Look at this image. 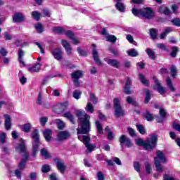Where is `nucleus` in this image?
<instances>
[{"instance_id":"f257e3e1","label":"nucleus","mask_w":180,"mask_h":180,"mask_svg":"<svg viewBox=\"0 0 180 180\" xmlns=\"http://www.w3.org/2000/svg\"><path fill=\"white\" fill-rule=\"evenodd\" d=\"M76 116H77L81 124V128L77 129L78 139L83 142L85 147L87 148V153H92V151L95 150L96 146L89 143V141H91L89 136L84 135L88 134L91 130V122H89L91 117L89 115L85 113V112L81 110L77 112Z\"/></svg>"},{"instance_id":"f03ea898","label":"nucleus","mask_w":180,"mask_h":180,"mask_svg":"<svg viewBox=\"0 0 180 180\" xmlns=\"http://www.w3.org/2000/svg\"><path fill=\"white\" fill-rule=\"evenodd\" d=\"M15 151L18 153H23L24 155L19 163V168L20 169H23L26 165V162H27V158L29 155L26 153V142L23 139H20V143L15 145Z\"/></svg>"},{"instance_id":"7ed1b4c3","label":"nucleus","mask_w":180,"mask_h":180,"mask_svg":"<svg viewBox=\"0 0 180 180\" xmlns=\"http://www.w3.org/2000/svg\"><path fill=\"white\" fill-rule=\"evenodd\" d=\"M135 143L137 146H143L145 150L151 151V150H154V148L157 144V136L155 135H152L150 139H148L145 141H143L141 138H139L138 139H136Z\"/></svg>"},{"instance_id":"20e7f679","label":"nucleus","mask_w":180,"mask_h":180,"mask_svg":"<svg viewBox=\"0 0 180 180\" xmlns=\"http://www.w3.org/2000/svg\"><path fill=\"white\" fill-rule=\"evenodd\" d=\"M154 161L156 171L162 174V172H164V169L162 168V165H161V163L167 162V158H165L164 153L161 150H157L156 157H155Z\"/></svg>"},{"instance_id":"39448f33","label":"nucleus","mask_w":180,"mask_h":180,"mask_svg":"<svg viewBox=\"0 0 180 180\" xmlns=\"http://www.w3.org/2000/svg\"><path fill=\"white\" fill-rule=\"evenodd\" d=\"M31 137L34 142L32 143V157L37 155V151H39V146H40V134L39 130L34 129L31 134Z\"/></svg>"},{"instance_id":"423d86ee","label":"nucleus","mask_w":180,"mask_h":180,"mask_svg":"<svg viewBox=\"0 0 180 180\" xmlns=\"http://www.w3.org/2000/svg\"><path fill=\"white\" fill-rule=\"evenodd\" d=\"M114 109H115V117H120L124 115V112L120 106V100L118 98H115L113 101Z\"/></svg>"},{"instance_id":"0eeeda50","label":"nucleus","mask_w":180,"mask_h":180,"mask_svg":"<svg viewBox=\"0 0 180 180\" xmlns=\"http://www.w3.org/2000/svg\"><path fill=\"white\" fill-rule=\"evenodd\" d=\"M68 108V103H60L54 106L56 113H63Z\"/></svg>"},{"instance_id":"6e6552de","label":"nucleus","mask_w":180,"mask_h":180,"mask_svg":"<svg viewBox=\"0 0 180 180\" xmlns=\"http://www.w3.org/2000/svg\"><path fill=\"white\" fill-rule=\"evenodd\" d=\"M70 132L67 131H61L58 132L56 138V141H64L70 139Z\"/></svg>"},{"instance_id":"1a4fd4ad","label":"nucleus","mask_w":180,"mask_h":180,"mask_svg":"<svg viewBox=\"0 0 180 180\" xmlns=\"http://www.w3.org/2000/svg\"><path fill=\"white\" fill-rule=\"evenodd\" d=\"M51 53L52 56H53L54 58L58 60V61L63 59V51L61 50V48H56L51 51Z\"/></svg>"},{"instance_id":"9d476101","label":"nucleus","mask_w":180,"mask_h":180,"mask_svg":"<svg viewBox=\"0 0 180 180\" xmlns=\"http://www.w3.org/2000/svg\"><path fill=\"white\" fill-rule=\"evenodd\" d=\"M92 47H94L92 50L93 58L97 65H102V62L99 60V56L98 53V49H96V45L95 44H92Z\"/></svg>"},{"instance_id":"9b49d317","label":"nucleus","mask_w":180,"mask_h":180,"mask_svg":"<svg viewBox=\"0 0 180 180\" xmlns=\"http://www.w3.org/2000/svg\"><path fill=\"white\" fill-rule=\"evenodd\" d=\"M141 16L146 18V19H153L154 18V12L150 8H143L142 9Z\"/></svg>"},{"instance_id":"f8f14e48","label":"nucleus","mask_w":180,"mask_h":180,"mask_svg":"<svg viewBox=\"0 0 180 180\" xmlns=\"http://www.w3.org/2000/svg\"><path fill=\"white\" fill-rule=\"evenodd\" d=\"M153 80L155 82L154 89H156L160 95H164V94H165V89L161 86L156 77H153Z\"/></svg>"},{"instance_id":"ddd939ff","label":"nucleus","mask_w":180,"mask_h":180,"mask_svg":"<svg viewBox=\"0 0 180 180\" xmlns=\"http://www.w3.org/2000/svg\"><path fill=\"white\" fill-rule=\"evenodd\" d=\"M105 62L108 65H110V67H114V68H119L120 67V62L116 59H105Z\"/></svg>"},{"instance_id":"4468645a","label":"nucleus","mask_w":180,"mask_h":180,"mask_svg":"<svg viewBox=\"0 0 180 180\" xmlns=\"http://www.w3.org/2000/svg\"><path fill=\"white\" fill-rule=\"evenodd\" d=\"M62 46L65 48V50L68 56L72 53V48H71V45L70 43L64 39L61 40Z\"/></svg>"},{"instance_id":"2eb2a0df","label":"nucleus","mask_w":180,"mask_h":180,"mask_svg":"<svg viewBox=\"0 0 180 180\" xmlns=\"http://www.w3.org/2000/svg\"><path fill=\"white\" fill-rule=\"evenodd\" d=\"M4 126L6 130H11V128L12 127V121L11 120V116L9 115L6 114L4 115Z\"/></svg>"},{"instance_id":"dca6fc26","label":"nucleus","mask_w":180,"mask_h":180,"mask_svg":"<svg viewBox=\"0 0 180 180\" xmlns=\"http://www.w3.org/2000/svg\"><path fill=\"white\" fill-rule=\"evenodd\" d=\"M120 143H121V144H125V146H127V147H131V146H133L130 139L126 137L125 135H122L120 136Z\"/></svg>"},{"instance_id":"f3484780","label":"nucleus","mask_w":180,"mask_h":180,"mask_svg":"<svg viewBox=\"0 0 180 180\" xmlns=\"http://www.w3.org/2000/svg\"><path fill=\"white\" fill-rule=\"evenodd\" d=\"M44 137L46 141H51L53 138V131L51 129H45L43 132Z\"/></svg>"},{"instance_id":"a211bd4d","label":"nucleus","mask_w":180,"mask_h":180,"mask_svg":"<svg viewBox=\"0 0 180 180\" xmlns=\"http://www.w3.org/2000/svg\"><path fill=\"white\" fill-rule=\"evenodd\" d=\"M13 21L15 22H20L25 20V16L22 13H15L13 17Z\"/></svg>"},{"instance_id":"6ab92c4d","label":"nucleus","mask_w":180,"mask_h":180,"mask_svg":"<svg viewBox=\"0 0 180 180\" xmlns=\"http://www.w3.org/2000/svg\"><path fill=\"white\" fill-rule=\"evenodd\" d=\"M84 75V72L81 70H77L71 74V77L72 79H79V78H82Z\"/></svg>"},{"instance_id":"aec40b11","label":"nucleus","mask_w":180,"mask_h":180,"mask_svg":"<svg viewBox=\"0 0 180 180\" xmlns=\"http://www.w3.org/2000/svg\"><path fill=\"white\" fill-rule=\"evenodd\" d=\"M41 67V64L36 63L33 66L29 67L28 68V71L30 72H39V71L40 70Z\"/></svg>"},{"instance_id":"412c9836","label":"nucleus","mask_w":180,"mask_h":180,"mask_svg":"<svg viewBox=\"0 0 180 180\" xmlns=\"http://www.w3.org/2000/svg\"><path fill=\"white\" fill-rule=\"evenodd\" d=\"M63 117H65L66 119L70 120V122L72 124H75V118H74V115H72V114H71V112H65L63 115Z\"/></svg>"},{"instance_id":"4be33fe9","label":"nucleus","mask_w":180,"mask_h":180,"mask_svg":"<svg viewBox=\"0 0 180 180\" xmlns=\"http://www.w3.org/2000/svg\"><path fill=\"white\" fill-rule=\"evenodd\" d=\"M52 31L57 34H64L65 33V30L63 27H54L52 28Z\"/></svg>"},{"instance_id":"5701e85b","label":"nucleus","mask_w":180,"mask_h":180,"mask_svg":"<svg viewBox=\"0 0 180 180\" xmlns=\"http://www.w3.org/2000/svg\"><path fill=\"white\" fill-rule=\"evenodd\" d=\"M146 53L148 54L150 60H155V52H154V51H152L151 49L147 48L146 49Z\"/></svg>"},{"instance_id":"b1692460","label":"nucleus","mask_w":180,"mask_h":180,"mask_svg":"<svg viewBox=\"0 0 180 180\" xmlns=\"http://www.w3.org/2000/svg\"><path fill=\"white\" fill-rule=\"evenodd\" d=\"M159 113H160V115L161 116V118L158 117L157 120H158V123H161V122H162V120H164V119H165L167 112H165V110H164L163 108H161L159 111Z\"/></svg>"},{"instance_id":"393cba45","label":"nucleus","mask_w":180,"mask_h":180,"mask_svg":"<svg viewBox=\"0 0 180 180\" xmlns=\"http://www.w3.org/2000/svg\"><path fill=\"white\" fill-rule=\"evenodd\" d=\"M159 12L160 13H164V15H171V11L164 6L159 8Z\"/></svg>"},{"instance_id":"a878e982","label":"nucleus","mask_w":180,"mask_h":180,"mask_svg":"<svg viewBox=\"0 0 180 180\" xmlns=\"http://www.w3.org/2000/svg\"><path fill=\"white\" fill-rule=\"evenodd\" d=\"M115 8L119 11L120 12H124V9H126V6L123 3L117 2L115 4Z\"/></svg>"},{"instance_id":"bb28decb","label":"nucleus","mask_w":180,"mask_h":180,"mask_svg":"<svg viewBox=\"0 0 180 180\" xmlns=\"http://www.w3.org/2000/svg\"><path fill=\"white\" fill-rule=\"evenodd\" d=\"M56 165L58 169L60 171L61 174H64V171H65V165L60 161L57 162Z\"/></svg>"},{"instance_id":"cd10ccee","label":"nucleus","mask_w":180,"mask_h":180,"mask_svg":"<svg viewBox=\"0 0 180 180\" xmlns=\"http://www.w3.org/2000/svg\"><path fill=\"white\" fill-rule=\"evenodd\" d=\"M22 130L25 133H30V130H32V124L30 123L25 124L22 127Z\"/></svg>"},{"instance_id":"c85d7f7f","label":"nucleus","mask_w":180,"mask_h":180,"mask_svg":"<svg viewBox=\"0 0 180 180\" xmlns=\"http://www.w3.org/2000/svg\"><path fill=\"white\" fill-rule=\"evenodd\" d=\"M127 53L129 57H137L139 56V52L134 49H130Z\"/></svg>"},{"instance_id":"c756f323","label":"nucleus","mask_w":180,"mask_h":180,"mask_svg":"<svg viewBox=\"0 0 180 180\" xmlns=\"http://www.w3.org/2000/svg\"><path fill=\"white\" fill-rule=\"evenodd\" d=\"M167 85L169 88V89L172 91V92L175 91V88L172 85V82L171 81V78L167 77L166 79Z\"/></svg>"},{"instance_id":"7c9ffc66","label":"nucleus","mask_w":180,"mask_h":180,"mask_svg":"<svg viewBox=\"0 0 180 180\" xmlns=\"http://www.w3.org/2000/svg\"><path fill=\"white\" fill-rule=\"evenodd\" d=\"M145 169L146 174H151V172H153V167H151V164H150L148 162L145 163Z\"/></svg>"},{"instance_id":"2f4dec72","label":"nucleus","mask_w":180,"mask_h":180,"mask_svg":"<svg viewBox=\"0 0 180 180\" xmlns=\"http://www.w3.org/2000/svg\"><path fill=\"white\" fill-rule=\"evenodd\" d=\"M150 34L151 39H157V34L158 33V30H155V28H151L150 30Z\"/></svg>"},{"instance_id":"473e14b6","label":"nucleus","mask_w":180,"mask_h":180,"mask_svg":"<svg viewBox=\"0 0 180 180\" xmlns=\"http://www.w3.org/2000/svg\"><path fill=\"white\" fill-rule=\"evenodd\" d=\"M96 127L99 134H102V133H103V128L102 127V124L99 122V121L96 120Z\"/></svg>"},{"instance_id":"72a5a7b5","label":"nucleus","mask_w":180,"mask_h":180,"mask_svg":"<svg viewBox=\"0 0 180 180\" xmlns=\"http://www.w3.org/2000/svg\"><path fill=\"white\" fill-rule=\"evenodd\" d=\"M41 155H42V157H44L46 159H49L51 157L49 153V151H47V149L45 148L41 150Z\"/></svg>"},{"instance_id":"f704fd0d","label":"nucleus","mask_w":180,"mask_h":180,"mask_svg":"<svg viewBox=\"0 0 180 180\" xmlns=\"http://www.w3.org/2000/svg\"><path fill=\"white\" fill-rule=\"evenodd\" d=\"M139 79L142 82V84H143V85H146V86H148V80L146 79L143 74H139Z\"/></svg>"},{"instance_id":"c9c22d12","label":"nucleus","mask_w":180,"mask_h":180,"mask_svg":"<svg viewBox=\"0 0 180 180\" xmlns=\"http://www.w3.org/2000/svg\"><path fill=\"white\" fill-rule=\"evenodd\" d=\"M56 123L58 125V128L60 129H64V127L65 126V123L60 119L56 120Z\"/></svg>"},{"instance_id":"e433bc0d","label":"nucleus","mask_w":180,"mask_h":180,"mask_svg":"<svg viewBox=\"0 0 180 180\" xmlns=\"http://www.w3.org/2000/svg\"><path fill=\"white\" fill-rule=\"evenodd\" d=\"M31 15H32L33 19H35V20H40V16H41L40 13H39L37 11H32Z\"/></svg>"},{"instance_id":"4c0bfd02","label":"nucleus","mask_w":180,"mask_h":180,"mask_svg":"<svg viewBox=\"0 0 180 180\" xmlns=\"http://www.w3.org/2000/svg\"><path fill=\"white\" fill-rule=\"evenodd\" d=\"M126 39H127V40H128V41L129 43H131V44H134V46H136L137 44V42H136V41H134L133 36H131V34H127L126 36Z\"/></svg>"},{"instance_id":"58836bf2","label":"nucleus","mask_w":180,"mask_h":180,"mask_svg":"<svg viewBox=\"0 0 180 180\" xmlns=\"http://www.w3.org/2000/svg\"><path fill=\"white\" fill-rule=\"evenodd\" d=\"M144 117H146L148 122H153V120H154V117L148 112H145Z\"/></svg>"},{"instance_id":"ea45409f","label":"nucleus","mask_w":180,"mask_h":180,"mask_svg":"<svg viewBox=\"0 0 180 180\" xmlns=\"http://www.w3.org/2000/svg\"><path fill=\"white\" fill-rule=\"evenodd\" d=\"M86 110L87 112L89 113H94V105L91 103H88L86 106Z\"/></svg>"},{"instance_id":"a19ab883","label":"nucleus","mask_w":180,"mask_h":180,"mask_svg":"<svg viewBox=\"0 0 180 180\" xmlns=\"http://www.w3.org/2000/svg\"><path fill=\"white\" fill-rule=\"evenodd\" d=\"M81 95H82V92L80 91L75 90L73 91V98H75V99H79V98H81Z\"/></svg>"},{"instance_id":"79ce46f5","label":"nucleus","mask_w":180,"mask_h":180,"mask_svg":"<svg viewBox=\"0 0 180 180\" xmlns=\"http://www.w3.org/2000/svg\"><path fill=\"white\" fill-rule=\"evenodd\" d=\"M170 72H171V75H172V77L173 78H175V77H176V73L178 72L177 70H176V67L175 66H172L170 68Z\"/></svg>"},{"instance_id":"37998d69","label":"nucleus","mask_w":180,"mask_h":180,"mask_svg":"<svg viewBox=\"0 0 180 180\" xmlns=\"http://www.w3.org/2000/svg\"><path fill=\"white\" fill-rule=\"evenodd\" d=\"M136 129L141 134H146V129L143 125H136Z\"/></svg>"},{"instance_id":"c03bdc74","label":"nucleus","mask_w":180,"mask_h":180,"mask_svg":"<svg viewBox=\"0 0 180 180\" xmlns=\"http://www.w3.org/2000/svg\"><path fill=\"white\" fill-rule=\"evenodd\" d=\"M6 141V133L3 132L0 134V144H4Z\"/></svg>"},{"instance_id":"a18cd8bd","label":"nucleus","mask_w":180,"mask_h":180,"mask_svg":"<svg viewBox=\"0 0 180 180\" xmlns=\"http://www.w3.org/2000/svg\"><path fill=\"white\" fill-rule=\"evenodd\" d=\"M146 94L145 98V103H148L150 102V99H151V94H150V90H145Z\"/></svg>"},{"instance_id":"49530a36","label":"nucleus","mask_w":180,"mask_h":180,"mask_svg":"<svg viewBox=\"0 0 180 180\" xmlns=\"http://www.w3.org/2000/svg\"><path fill=\"white\" fill-rule=\"evenodd\" d=\"M131 12H132L133 15H134V16H139V15H142L143 9L139 10V9L134 8H132Z\"/></svg>"},{"instance_id":"de8ad7c7","label":"nucleus","mask_w":180,"mask_h":180,"mask_svg":"<svg viewBox=\"0 0 180 180\" xmlns=\"http://www.w3.org/2000/svg\"><path fill=\"white\" fill-rule=\"evenodd\" d=\"M42 15L43 16H46L47 18H50V15H51V12L48 8L42 9Z\"/></svg>"},{"instance_id":"09e8293b","label":"nucleus","mask_w":180,"mask_h":180,"mask_svg":"<svg viewBox=\"0 0 180 180\" xmlns=\"http://www.w3.org/2000/svg\"><path fill=\"white\" fill-rule=\"evenodd\" d=\"M107 41H110L111 43H115L116 41L117 38L115 37V35H108L106 37Z\"/></svg>"},{"instance_id":"8fccbe9b","label":"nucleus","mask_w":180,"mask_h":180,"mask_svg":"<svg viewBox=\"0 0 180 180\" xmlns=\"http://www.w3.org/2000/svg\"><path fill=\"white\" fill-rule=\"evenodd\" d=\"M157 47L158 49H160V50H163L164 51H168V48L165 44H158Z\"/></svg>"},{"instance_id":"3c124183","label":"nucleus","mask_w":180,"mask_h":180,"mask_svg":"<svg viewBox=\"0 0 180 180\" xmlns=\"http://www.w3.org/2000/svg\"><path fill=\"white\" fill-rule=\"evenodd\" d=\"M35 29L38 33H43V25L41 24L35 25Z\"/></svg>"},{"instance_id":"603ef678","label":"nucleus","mask_w":180,"mask_h":180,"mask_svg":"<svg viewBox=\"0 0 180 180\" xmlns=\"http://www.w3.org/2000/svg\"><path fill=\"white\" fill-rule=\"evenodd\" d=\"M37 105H43V96L41 92L39 94L38 98L37 99Z\"/></svg>"},{"instance_id":"864d4df0","label":"nucleus","mask_w":180,"mask_h":180,"mask_svg":"<svg viewBox=\"0 0 180 180\" xmlns=\"http://www.w3.org/2000/svg\"><path fill=\"white\" fill-rule=\"evenodd\" d=\"M176 53H178V48L174 46L172 48V52L170 53L171 57L175 58L176 57Z\"/></svg>"},{"instance_id":"5fc2aeb1","label":"nucleus","mask_w":180,"mask_h":180,"mask_svg":"<svg viewBox=\"0 0 180 180\" xmlns=\"http://www.w3.org/2000/svg\"><path fill=\"white\" fill-rule=\"evenodd\" d=\"M127 103H131V105H134L136 106V101H134V99L130 96L127 97Z\"/></svg>"},{"instance_id":"6e6d98bb","label":"nucleus","mask_w":180,"mask_h":180,"mask_svg":"<svg viewBox=\"0 0 180 180\" xmlns=\"http://www.w3.org/2000/svg\"><path fill=\"white\" fill-rule=\"evenodd\" d=\"M90 101L94 104L98 103V98H96V97H95V95L92 94H90Z\"/></svg>"},{"instance_id":"4d7b16f0","label":"nucleus","mask_w":180,"mask_h":180,"mask_svg":"<svg viewBox=\"0 0 180 180\" xmlns=\"http://www.w3.org/2000/svg\"><path fill=\"white\" fill-rule=\"evenodd\" d=\"M49 171H50V166H49L48 165H44V166H42V172L46 174L49 172Z\"/></svg>"},{"instance_id":"13d9d810","label":"nucleus","mask_w":180,"mask_h":180,"mask_svg":"<svg viewBox=\"0 0 180 180\" xmlns=\"http://www.w3.org/2000/svg\"><path fill=\"white\" fill-rule=\"evenodd\" d=\"M172 23H173V25H174V26L180 27V20H179V18H175V19L172 20Z\"/></svg>"},{"instance_id":"bf43d9fd","label":"nucleus","mask_w":180,"mask_h":180,"mask_svg":"<svg viewBox=\"0 0 180 180\" xmlns=\"http://www.w3.org/2000/svg\"><path fill=\"white\" fill-rule=\"evenodd\" d=\"M140 163H139V162H135L134 163V168L135 169V171L140 172Z\"/></svg>"},{"instance_id":"052dcab7","label":"nucleus","mask_w":180,"mask_h":180,"mask_svg":"<svg viewBox=\"0 0 180 180\" xmlns=\"http://www.w3.org/2000/svg\"><path fill=\"white\" fill-rule=\"evenodd\" d=\"M48 120H49V118H47L46 117H41L40 118V124H41V126H44V124H46V123H47Z\"/></svg>"},{"instance_id":"680f3d73","label":"nucleus","mask_w":180,"mask_h":180,"mask_svg":"<svg viewBox=\"0 0 180 180\" xmlns=\"http://www.w3.org/2000/svg\"><path fill=\"white\" fill-rule=\"evenodd\" d=\"M66 36H67V37L70 39V40H72V39H74L75 37V36H74V33H72L71 31H67Z\"/></svg>"},{"instance_id":"e2e57ef3","label":"nucleus","mask_w":180,"mask_h":180,"mask_svg":"<svg viewBox=\"0 0 180 180\" xmlns=\"http://www.w3.org/2000/svg\"><path fill=\"white\" fill-rule=\"evenodd\" d=\"M127 131L131 137H134V136H136V131H134L132 128H128Z\"/></svg>"},{"instance_id":"0e129e2a","label":"nucleus","mask_w":180,"mask_h":180,"mask_svg":"<svg viewBox=\"0 0 180 180\" xmlns=\"http://www.w3.org/2000/svg\"><path fill=\"white\" fill-rule=\"evenodd\" d=\"M25 56V51L22 49H18V60L23 58V56Z\"/></svg>"},{"instance_id":"69168bd1","label":"nucleus","mask_w":180,"mask_h":180,"mask_svg":"<svg viewBox=\"0 0 180 180\" xmlns=\"http://www.w3.org/2000/svg\"><path fill=\"white\" fill-rule=\"evenodd\" d=\"M71 40L72 41V44H75L76 46L79 44V43H81L79 39L78 38L75 37L74 38H72Z\"/></svg>"},{"instance_id":"338daca9","label":"nucleus","mask_w":180,"mask_h":180,"mask_svg":"<svg viewBox=\"0 0 180 180\" xmlns=\"http://www.w3.org/2000/svg\"><path fill=\"white\" fill-rule=\"evenodd\" d=\"M77 52L80 56H83L84 57L86 56V52L85 51H82L81 48H77Z\"/></svg>"},{"instance_id":"774afa93","label":"nucleus","mask_w":180,"mask_h":180,"mask_svg":"<svg viewBox=\"0 0 180 180\" xmlns=\"http://www.w3.org/2000/svg\"><path fill=\"white\" fill-rule=\"evenodd\" d=\"M0 54L3 56V57H5L8 54V51L5 49L4 48H1L0 50Z\"/></svg>"}]
</instances>
